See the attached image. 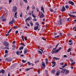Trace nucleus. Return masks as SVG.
<instances>
[{
  "mask_svg": "<svg viewBox=\"0 0 76 76\" xmlns=\"http://www.w3.org/2000/svg\"><path fill=\"white\" fill-rule=\"evenodd\" d=\"M59 44H60V43H59L56 45L55 48L53 49L52 52V54H54V53H58V52L59 50L58 49L57 50H55L57 49V47H58Z\"/></svg>",
  "mask_w": 76,
  "mask_h": 76,
  "instance_id": "1",
  "label": "nucleus"
},
{
  "mask_svg": "<svg viewBox=\"0 0 76 76\" xmlns=\"http://www.w3.org/2000/svg\"><path fill=\"white\" fill-rule=\"evenodd\" d=\"M13 10L14 12H16L17 11V7L16 6H14L13 7Z\"/></svg>",
  "mask_w": 76,
  "mask_h": 76,
  "instance_id": "2",
  "label": "nucleus"
},
{
  "mask_svg": "<svg viewBox=\"0 0 76 76\" xmlns=\"http://www.w3.org/2000/svg\"><path fill=\"white\" fill-rule=\"evenodd\" d=\"M57 23L58 25H62L61 20H59L58 22Z\"/></svg>",
  "mask_w": 76,
  "mask_h": 76,
  "instance_id": "3",
  "label": "nucleus"
},
{
  "mask_svg": "<svg viewBox=\"0 0 76 76\" xmlns=\"http://www.w3.org/2000/svg\"><path fill=\"white\" fill-rule=\"evenodd\" d=\"M9 43L7 42H4V46H7Z\"/></svg>",
  "mask_w": 76,
  "mask_h": 76,
  "instance_id": "4",
  "label": "nucleus"
},
{
  "mask_svg": "<svg viewBox=\"0 0 76 76\" xmlns=\"http://www.w3.org/2000/svg\"><path fill=\"white\" fill-rule=\"evenodd\" d=\"M66 70V69H62L61 71V73H62L64 74V73H65Z\"/></svg>",
  "mask_w": 76,
  "mask_h": 76,
  "instance_id": "5",
  "label": "nucleus"
},
{
  "mask_svg": "<svg viewBox=\"0 0 76 76\" xmlns=\"http://www.w3.org/2000/svg\"><path fill=\"white\" fill-rule=\"evenodd\" d=\"M42 64L43 66L42 67V69H45V63L44 62H42Z\"/></svg>",
  "mask_w": 76,
  "mask_h": 76,
  "instance_id": "6",
  "label": "nucleus"
},
{
  "mask_svg": "<svg viewBox=\"0 0 76 76\" xmlns=\"http://www.w3.org/2000/svg\"><path fill=\"white\" fill-rule=\"evenodd\" d=\"M65 10H66V8H65V7H63L61 10V12H64V11H65Z\"/></svg>",
  "mask_w": 76,
  "mask_h": 76,
  "instance_id": "7",
  "label": "nucleus"
},
{
  "mask_svg": "<svg viewBox=\"0 0 76 76\" xmlns=\"http://www.w3.org/2000/svg\"><path fill=\"white\" fill-rule=\"evenodd\" d=\"M69 4H71V5H73L74 4V3L73 1H69Z\"/></svg>",
  "mask_w": 76,
  "mask_h": 76,
  "instance_id": "8",
  "label": "nucleus"
},
{
  "mask_svg": "<svg viewBox=\"0 0 76 76\" xmlns=\"http://www.w3.org/2000/svg\"><path fill=\"white\" fill-rule=\"evenodd\" d=\"M52 64H53V65L52 66V67H54V66H56V62L55 61H52Z\"/></svg>",
  "mask_w": 76,
  "mask_h": 76,
  "instance_id": "9",
  "label": "nucleus"
},
{
  "mask_svg": "<svg viewBox=\"0 0 76 76\" xmlns=\"http://www.w3.org/2000/svg\"><path fill=\"white\" fill-rule=\"evenodd\" d=\"M40 18H44V15L43 14V13L42 12V15L40 16H39Z\"/></svg>",
  "mask_w": 76,
  "mask_h": 76,
  "instance_id": "10",
  "label": "nucleus"
},
{
  "mask_svg": "<svg viewBox=\"0 0 76 76\" xmlns=\"http://www.w3.org/2000/svg\"><path fill=\"white\" fill-rule=\"evenodd\" d=\"M38 26H35L34 27V30L36 31V30H37V29H38Z\"/></svg>",
  "mask_w": 76,
  "mask_h": 76,
  "instance_id": "11",
  "label": "nucleus"
},
{
  "mask_svg": "<svg viewBox=\"0 0 76 76\" xmlns=\"http://www.w3.org/2000/svg\"><path fill=\"white\" fill-rule=\"evenodd\" d=\"M32 18H31V17H28L26 19V22L28 20H31Z\"/></svg>",
  "mask_w": 76,
  "mask_h": 76,
  "instance_id": "12",
  "label": "nucleus"
},
{
  "mask_svg": "<svg viewBox=\"0 0 76 76\" xmlns=\"http://www.w3.org/2000/svg\"><path fill=\"white\" fill-rule=\"evenodd\" d=\"M68 15L69 16H70V17H72V18H74V17L76 18V16H75V15H71L70 14H68Z\"/></svg>",
  "mask_w": 76,
  "mask_h": 76,
  "instance_id": "13",
  "label": "nucleus"
},
{
  "mask_svg": "<svg viewBox=\"0 0 76 76\" xmlns=\"http://www.w3.org/2000/svg\"><path fill=\"white\" fill-rule=\"evenodd\" d=\"M41 10L42 11H43V13H45V12H44V7H43V6H42V7H41Z\"/></svg>",
  "mask_w": 76,
  "mask_h": 76,
  "instance_id": "14",
  "label": "nucleus"
},
{
  "mask_svg": "<svg viewBox=\"0 0 76 76\" xmlns=\"http://www.w3.org/2000/svg\"><path fill=\"white\" fill-rule=\"evenodd\" d=\"M65 73V74H68V73H69V71L68 70L66 69Z\"/></svg>",
  "mask_w": 76,
  "mask_h": 76,
  "instance_id": "15",
  "label": "nucleus"
},
{
  "mask_svg": "<svg viewBox=\"0 0 76 76\" xmlns=\"http://www.w3.org/2000/svg\"><path fill=\"white\" fill-rule=\"evenodd\" d=\"M1 73L2 74H4V72H5V71H4V70H3V69H2L1 70Z\"/></svg>",
  "mask_w": 76,
  "mask_h": 76,
  "instance_id": "16",
  "label": "nucleus"
},
{
  "mask_svg": "<svg viewBox=\"0 0 76 76\" xmlns=\"http://www.w3.org/2000/svg\"><path fill=\"white\" fill-rule=\"evenodd\" d=\"M45 61H46V64L47 65L48 63V59L46 58L45 59Z\"/></svg>",
  "mask_w": 76,
  "mask_h": 76,
  "instance_id": "17",
  "label": "nucleus"
},
{
  "mask_svg": "<svg viewBox=\"0 0 76 76\" xmlns=\"http://www.w3.org/2000/svg\"><path fill=\"white\" fill-rule=\"evenodd\" d=\"M59 74H60V71H57L56 73V76H58V75H59Z\"/></svg>",
  "mask_w": 76,
  "mask_h": 76,
  "instance_id": "18",
  "label": "nucleus"
},
{
  "mask_svg": "<svg viewBox=\"0 0 76 76\" xmlns=\"http://www.w3.org/2000/svg\"><path fill=\"white\" fill-rule=\"evenodd\" d=\"M29 23H30L31 26H33V23H32V22L30 21L29 22Z\"/></svg>",
  "mask_w": 76,
  "mask_h": 76,
  "instance_id": "19",
  "label": "nucleus"
},
{
  "mask_svg": "<svg viewBox=\"0 0 76 76\" xmlns=\"http://www.w3.org/2000/svg\"><path fill=\"white\" fill-rule=\"evenodd\" d=\"M27 51H28V50H27V49H25L24 51V54H26V53H27Z\"/></svg>",
  "mask_w": 76,
  "mask_h": 76,
  "instance_id": "20",
  "label": "nucleus"
},
{
  "mask_svg": "<svg viewBox=\"0 0 76 76\" xmlns=\"http://www.w3.org/2000/svg\"><path fill=\"white\" fill-rule=\"evenodd\" d=\"M12 21L14 23L15 22V19L14 18H13L12 19Z\"/></svg>",
  "mask_w": 76,
  "mask_h": 76,
  "instance_id": "21",
  "label": "nucleus"
},
{
  "mask_svg": "<svg viewBox=\"0 0 76 76\" xmlns=\"http://www.w3.org/2000/svg\"><path fill=\"white\" fill-rule=\"evenodd\" d=\"M55 72H56V71H55V70L53 69L52 71V74H54V73H55Z\"/></svg>",
  "mask_w": 76,
  "mask_h": 76,
  "instance_id": "22",
  "label": "nucleus"
},
{
  "mask_svg": "<svg viewBox=\"0 0 76 76\" xmlns=\"http://www.w3.org/2000/svg\"><path fill=\"white\" fill-rule=\"evenodd\" d=\"M12 23H14L13 22H12V21L10 22L9 23V24L10 25H12Z\"/></svg>",
  "mask_w": 76,
  "mask_h": 76,
  "instance_id": "23",
  "label": "nucleus"
},
{
  "mask_svg": "<svg viewBox=\"0 0 76 76\" xmlns=\"http://www.w3.org/2000/svg\"><path fill=\"white\" fill-rule=\"evenodd\" d=\"M33 69V68H29V69H26V71H28V70H30V69Z\"/></svg>",
  "mask_w": 76,
  "mask_h": 76,
  "instance_id": "24",
  "label": "nucleus"
},
{
  "mask_svg": "<svg viewBox=\"0 0 76 76\" xmlns=\"http://www.w3.org/2000/svg\"><path fill=\"white\" fill-rule=\"evenodd\" d=\"M53 58L55 59V60H59L60 59V58H57L56 57H54Z\"/></svg>",
  "mask_w": 76,
  "mask_h": 76,
  "instance_id": "25",
  "label": "nucleus"
},
{
  "mask_svg": "<svg viewBox=\"0 0 76 76\" xmlns=\"http://www.w3.org/2000/svg\"><path fill=\"white\" fill-rule=\"evenodd\" d=\"M69 6L68 5H66L65 6V8H66V9H69Z\"/></svg>",
  "mask_w": 76,
  "mask_h": 76,
  "instance_id": "26",
  "label": "nucleus"
},
{
  "mask_svg": "<svg viewBox=\"0 0 76 76\" xmlns=\"http://www.w3.org/2000/svg\"><path fill=\"white\" fill-rule=\"evenodd\" d=\"M32 16H33V18H36V16H35V15H34V13H33L32 14Z\"/></svg>",
  "mask_w": 76,
  "mask_h": 76,
  "instance_id": "27",
  "label": "nucleus"
},
{
  "mask_svg": "<svg viewBox=\"0 0 76 76\" xmlns=\"http://www.w3.org/2000/svg\"><path fill=\"white\" fill-rule=\"evenodd\" d=\"M12 59L8 58V61H12Z\"/></svg>",
  "mask_w": 76,
  "mask_h": 76,
  "instance_id": "28",
  "label": "nucleus"
},
{
  "mask_svg": "<svg viewBox=\"0 0 76 76\" xmlns=\"http://www.w3.org/2000/svg\"><path fill=\"white\" fill-rule=\"evenodd\" d=\"M71 48H69L67 50V52H70V51H71Z\"/></svg>",
  "mask_w": 76,
  "mask_h": 76,
  "instance_id": "29",
  "label": "nucleus"
},
{
  "mask_svg": "<svg viewBox=\"0 0 76 76\" xmlns=\"http://www.w3.org/2000/svg\"><path fill=\"white\" fill-rule=\"evenodd\" d=\"M19 53H20V52H19L18 51H17L16 52V54L17 55H19V54H20Z\"/></svg>",
  "mask_w": 76,
  "mask_h": 76,
  "instance_id": "30",
  "label": "nucleus"
},
{
  "mask_svg": "<svg viewBox=\"0 0 76 76\" xmlns=\"http://www.w3.org/2000/svg\"><path fill=\"white\" fill-rule=\"evenodd\" d=\"M23 47L22 46V47H21L19 49V50H22V49H23Z\"/></svg>",
  "mask_w": 76,
  "mask_h": 76,
  "instance_id": "31",
  "label": "nucleus"
},
{
  "mask_svg": "<svg viewBox=\"0 0 76 76\" xmlns=\"http://www.w3.org/2000/svg\"><path fill=\"white\" fill-rule=\"evenodd\" d=\"M22 62L24 63H26V61H25L24 60H22Z\"/></svg>",
  "mask_w": 76,
  "mask_h": 76,
  "instance_id": "32",
  "label": "nucleus"
},
{
  "mask_svg": "<svg viewBox=\"0 0 76 76\" xmlns=\"http://www.w3.org/2000/svg\"><path fill=\"white\" fill-rule=\"evenodd\" d=\"M5 52L6 54H7V53H8V51H7V50H5Z\"/></svg>",
  "mask_w": 76,
  "mask_h": 76,
  "instance_id": "33",
  "label": "nucleus"
},
{
  "mask_svg": "<svg viewBox=\"0 0 76 76\" xmlns=\"http://www.w3.org/2000/svg\"><path fill=\"white\" fill-rule=\"evenodd\" d=\"M40 69L39 68L38 69V73L39 74V73H40Z\"/></svg>",
  "mask_w": 76,
  "mask_h": 76,
  "instance_id": "34",
  "label": "nucleus"
},
{
  "mask_svg": "<svg viewBox=\"0 0 76 76\" xmlns=\"http://www.w3.org/2000/svg\"><path fill=\"white\" fill-rule=\"evenodd\" d=\"M69 60L70 61H71V62H73V60H72V58H70L69 59Z\"/></svg>",
  "mask_w": 76,
  "mask_h": 76,
  "instance_id": "35",
  "label": "nucleus"
},
{
  "mask_svg": "<svg viewBox=\"0 0 76 76\" xmlns=\"http://www.w3.org/2000/svg\"><path fill=\"white\" fill-rule=\"evenodd\" d=\"M14 28L15 29H18V26H14Z\"/></svg>",
  "mask_w": 76,
  "mask_h": 76,
  "instance_id": "36",
  "label": "nucleus"
},
{
  "mask_svg": "<svg viewBox=\"0 0 76 76\" xmlns=\"http://www.w3.org/2000/svg\"><path fill=\"white\" fill-rule=\"evenodd\" d=\"M27 63H28V65H31V63H30V62H29V61H28L27 62Z\"/></svg>",
  "mask_w": 76,
  "mask_h": 76,
  "instance_id": "37",
  "label": "nucleus"
},
{
  "mask_svg": "<svg viewBox=\"0 0 76 76\" xmlns=\"http://www.w3.org/2000/svg\"><path fill=\"white\" fill-rule=\"evenodd\" d=\"M24 1H25V2L26 3H28V1L27 0H23Z\"/></svg>",
  "mask_w": 76,
  "mask_h": 76,
  "instance_id": "38",
  "label": "nucleus"
},
{
  "mask_svg": "<svg viewBox=\"0 0 76 76\" xmlns=\"http://www.w3.org/2000/svg\"><path fill=\"white\" fill-rule=\"evenodd\" d=\"M12 29L11 28L9 30V31L8 32V34H9V33H10V31H12Z\"/></svg>",
  "mask_w": 76,
  "mask_h": 76,
  "instance_id": "39",
  "label": "nucleus"
},
{
  "mask_svg": "<svg viewBox=\"0 0 76 76\" xmlns=\"http://www.w3.org/2000/svg\"><path fill=\"white\" fill-rule=\"evenodd\" d=\"M5 60L6 61H9V58H7L5 59Z\"/></svg>",
  "mask_w": 76,
  "mask_h": 76,
  "instance_id": "40",
  "label": "nucleus"
},
{
  "mask_svg": "<svg viewBox=\"0 0 76 76\" xmlns=\"http://www.w3.org/2000/svg\"><path fill=\"white\" fill-rule=\"evenodd\" d=\"M50 11L51 12H53V11L52 9H50Z\"/></svg>",
  "mask_w": 76,
  "mask_h": 76,
  "instance_id": "41",
  "label": "nucleus"
},
{
  "mask_svg": "<svg viewBox=\"0 0 76 76\" xmlns=\"http://www.w3.org/2000/svg\"><path fill=\"white\" fill-rule=\"evenodd\" d=\"M38 53H40V54L42 55V52L40 51H38Z\"/></svg>",
  "mask_w": 76,
  "mask_h": 76,
  "instance_id": "42",
  "label": "nucleus"
},
{
  "mask_svg": "<svg viewBox=\"0 0 76 76\" xmlns=\"http://www.w3.org/2000/svg\"><path fill=\"white\" fill-rule=\"evenodd\" d=\"M29 8V6H27V10H28Z\"/></svg>",
  "mask_w": 76,
  "mask_h": 76,
  "instance_id": "43",
  "label": "nucleus"
},
{
  "mask_svg": "<svg viewBox=\"0 0 76 76\" xmlns=\"http://www.w3.org/2000/svg\"><path fill=\"white\" fill-rule=\"evenodd\" d=\"M18 33V31L17 30L15 31V35H16Z\"/></svg>",
  "mask_w": 76,
  "mask_h": 76,
  "instance_id": "44",
  "label": "nucleus"
},
{
  "mask_svg": "<svg viewBox=\"0 0 76 76\" xmlns=\"http://www.w3.org/2000/svg\"><path fill=\"white\" fill-rule=\"evenodd\" d=\"M60 65H61V66L63 65V64H64V63H61L60 64Z\"/></svg>",
  "mask_w": 76,
  "mask_h": 76,
  "instance_id": "45",
  "label": "nucleus"
},
{
  "mask_svg": "<svg viewBox=\"0 0 76 76\" xmlns=\"http://www.w3.org/2000/svg\"><path fill=\"white\" fill-rule=\"evenodd\" d=\"M1 19H3V18H4V17H3V15L2 16H1L0 18Z\"/></svg>",
  "mask_w": 76,
  "mask_h": 76,
  "instance_id": "46",
  "label": "nucleus"
},
{
  "mask_svg": "<svg viewBox=\"0 0 76 76\" xmlns=\"http://www.w3.org/2000/svg\"><path fill=\"white\" fill-rule=\"evenodd\" d=\"M20 16L21 17H22V13L20 14Z\"/></svg>",
  "mask_w": 76,
  "mask_h": 76,
  "instance_id": "47",
  "label": "nucleus"
},
{
  "mask_svg": "<svg viewBox=\"0 0 76 76\" xmlns=\"http://www.w3.org/2000/svg\"><path fill=\"white\" fill-rule=\"evenodd\" d=\"M53 34L54 35H57V33H54Z\"/></svg>",
  "mask_w": 76,
  "mask_h": 76,
  "instance_id": "48",
  "label": "nucleus"
},
{
  "mask_svg": "<svg viewBox=\"0 0 76 76\" xmlns=\"http://www.w3.org/2000/svg\"><path fill=\"white\" fill-rule=\"evenodd\" d=\"M5 48H6V49H7V50H9V47H6Z\"/></svg>",
  "mask_w": 76,
  "mask_h": 76,
  "instance_id": "49",
  "label": "nucleus"
},
{
  "mask_svg": "<svg viewBox=\"0 0 76 76\" xmlns=\"http://www.w3.org/2000/svg\"><path fill=\"white\" fill-rule=\"evenodd\" d=\"M12 47H14V48H16V46L14 45H12Z\"/></svg>",
  "mask_w": 76,
  "mask_h": 76,
  "instance_id": "50",
  "label": "nucleus"
},
{
  "mask_svg": "<svg viewBox=\"0 0 76 76\" xmlns=\"http://www.w3.org/2000/svg\"><path fill=\"white\" fill-rule=\"evenodd\" d=\"M59 35L61 37H62V34H61V33H59Z\"/></svg>",
  "mask_w": 76,
  "mask_h": 76,
  "instance_id": "51",
  "label": "nucleus"
},
{
  "mask_svg": "<svg viewBox=\"0 0 76 76\" xmlns=\"http://www.w3.org/2000/svg\"><path fill=\"white\" fill-rule=\"evenodd\" d=\"M20 44L21 45H23V46H25V45H24V44H23V43H21Z\"/></svg>",
  "mask_w": 76,
  "mask_h": 76,
  "instance_id": "52",
  "label": "nucleus"
},
{
  "mask_svg": "<svg viewBox=\"0 0 76 76\" xmlns=\"http://www.w3.org/2000/svg\"><path fill=\"white\" fill-rule=\"evenodd\" d=\"M34 21H36L37 20V19L36 18H34L33 19Z\"/></svg>",
  "mask_w": 76,
  "mask_h": 76,
  "instance_id": "53",
  "label": "nucleus"
},
{
  "mask_svg": "<svg viewBox=\"0 0 76 76\" xmlns=\"http://www.w3.org/2000/svg\"><path fill=\"white\" fill-rule=\"evenodd\" d=\"M25 40H26V41L27 40V37H25Z\"/></svg>",
  "mask_w": 76,
  "mask_h": 76,
  "instance_id": "54",
  "label": "nucleus"
},
{
  "mask_svg": "<svg viewBox=\"0 0 76 76\" xmlns=\"http://www.w3.org/2000/svg\"><path fill=\"white\" fill-rule=\"evenodd\" d=\"M27 25L28 26H30V25H29V24H28V23H27Z\"/></svg>",
  "mask_w": 76,
  "mask_h": 76,
  "instance_id": "55",
  "label": "nucleus"
},
{
  "mask_svg": "<svg viewBox=\"0 0 76 76\" xmlns=\"http://www.w3.org/2000/svg\"><path fill=\"white\" fill-rule=\"evenodd\" d=\"M69 42H72V40H69Z\"/></svg>",
  "mask_w": 76,
  "mask_h": 76,
  "instance_id": "56",
  "label": "nucleus"
},
{
  "mask_svg": "<svg viewBox=\"0 0 76 76\" xmlns=\"http://www.w3.org/2000/svg\"><path fill=\"white\" fill-rule=\"evenodd\" d=\"M12 0H9V3H11V2H12Z\"/></svg>",
  "mask_w": 76,
  "mask_h": 76,
  "instance_id": "57",
  "label": "nucleus"
},
{
  "mask_svg": "<svg viewBox=\"0 0 76 76\" xmlns=\"http://www.w3.org/2000/svg\"><path fill=\"white\" fill-rule=\"evenodd\" d=\"M15 43H16V42H15V41H14L12 42L13 44H15Z\"/></svg>",
  "mask_w": 76,
  "mask_h": 76,
  "instance_id": "58",
  "label": "nucleus"
},
{
  "mask_svg": "<svg viewBox=\"0 0 76 76\" xmlns=\"http://www.w3.org/2000/svg\"><path fill=\"white\" fill-rule=\"evenodd\" d=\"M32 9H35V7L34 6H33V7H32Z\"/></svg>",
  "mask_w": 76,
  "mask_h": 76,
  "instance_id": "59",
  "label": "nucleus"
},
{
  "mask_svg": "<svg viewBox=\"0 0 76 76\" xmlns=\"http://www.w3.org/2000/svg\"><path fill=\"white\" fill-rule=\"evenodd\" d=\"M6 19H3L2 20V21H6Z\"/></svg>",
  "mask_w": 76,
  "mask_h": 76,
  "instance_id": "60",
  "label": "nucleus"
},
{
  "mask_svg": "<svg viewBox=\"0 0 76 76\" xmlns=\"http://www.w3.org/2000/svg\"><path fill=\"white\" fill-rule=\"evenodd\" d=\"M9 33H8L7 34H5V36H9Z\"/></svg>",
  "mask_w": 76,
  "mask_h": 76,
  "instance_id": "61",
  "label": "nucleus"
},
{
  "mask_svg": "<svg viewBox=\"0 0 76 76\" xmlns=\"http://www.w3.org/2000/svg\"><path fill=\"white\" fill-rule=\"evenodd\" d=\"M37 62H39V61H35V63H37Z\"/></svg>",
  "mask_w": 76,
  "mask_h": 76,
  "instance_id": "62",
  "label": "nucleus"
},
{
  "mask_svg": "<svg viewBox=\"0 0 76 76\" xmlns=\"http://www.w3.org/2000/svg\"><path fill=\"white\" fill-rule=\"evenodd\" d=\"M64 57H67V56L66 55H64Z\"/></svg>",
  "mask_w": 76,
  "mask_h": 76,
  "instance_id": "63",
  "label": "nucleus"
},
{
  "mask_svg": "<svg viewBox=\"0 0 76 76\" xmlns=\"http://www.w3.org/2000/svg\"><path fill=\"white\" fill-rule=\"evenodd\" d=\"M62 48H61V47H59V48L58 49L60 50H61V49Z\"/></svg>",
  "mask_w": 76,
  "mask_h": 76,
  "instance_id": "64",
  "label": "nucleus"
}]
</instances>
